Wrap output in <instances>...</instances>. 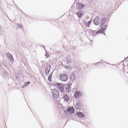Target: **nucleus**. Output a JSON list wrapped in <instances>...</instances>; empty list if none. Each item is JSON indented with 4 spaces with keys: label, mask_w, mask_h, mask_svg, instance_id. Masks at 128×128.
I'll return each instance as SVG.
<instances>
[{
    "label": "nucleus",
    "mask_w": 128,
    "mask_h": 128,
    "mask_svg": "<svg viewBox=\"0 0 128 128\" xmlns=\"http://www.w3.org/2000/svg\"><path fill=\"white\" fill-rule=\"evenodd\" d=\"M70 95L69 94L65 95L63 97V99L64 101L68 102L70 100Z\"/></svg>",
    "instance_id": "obj_10"
},
{
    "label": "nucleus",
    "mask_w": 128,
    "mask_h": 128,
    "mask_svg": "<svg viewBox=\"0 0 128 128\" xmlns=\"http://www.w3.org/2000/svg\"><path fill=\"white\" fill-rule=\"evenodd\" d=\"M104 23L103 22H102V23H101V26H100V27H101V26L104 25Z\"/></svg>",
    "instance_id": "obj_29"
},
{
    "label": "nucleus",
    "mask_w": 128,
    "mask_h": 128,
    "mask_svg": "<svg viewBox=\"0 0 128 128\" xmlns=\"http://www.w3.org/2000/svg\"><path fill=\"white\" fill-rule=\"evenodd\" d=\"M92 19H91L90 21L88 22V24H89V25L90 24L91 22H92Z\"/></svg>",
    "instance_id": "obj_28"
},
{
    "label": "nucleus",
    "mask_w": 128,
    "mask_h": 128,
    "mask_svg": "<svg viewBox=\"0 0 128 128\" xmlns=\"http://www.w3.org/2000/svg\"><path fill=\"white\" fill-rule=\"evenodd\" d=\"M45 55L46 58H47L48 57V56L49 55L48 53H47V52L46 53Z\"/></svg>",
    "instance_id": "obj_26"
},
{
    "label": "nucleus",
    "mask_w": 128,
    "mask_h": 128,
    "mask_svg": "<svg viewBox=\"0 0 128 128\" xmlns=\"http://www.w3.org/2000/svg\"><path fill=\"white\" fill-rule=\"evenodd\" d=\"M104 29L103 28H101L99 30L96 32V34H97L100 33H102Z\"/></svg>",
    "instance_id": "obj_15"
},
{
    "label": "nucleus",
    "mask_w": 128,
    "mask_h": 128,
    "mask_svg": "<svg viewBox=\"0 0 128 128\" xmlns=\"http://www.w3.org/2000/svg\"><path fill=\"white\" fill-rule=\"evenodd\" d=\"M80 104L79 102H77L76 103V105L75 107L76 109H78L80 108Z\"/></svg>",
    "instance_id": "obj_13"
},
{
    "label": "nucleus",
    "mask_w": 128,
    "mask_h": 128,
    "mask_svg": "<svg viewBox=\"0 0 128 128\" xmlns=\"http://www.w3.org/2000/svg\"><path fill=\"white\" fill-rule=\"evenodd\" d=\"M92 32V33L91 34L92 36H94L96 34V33L95 34L96 32V30H92L91 31Z\"/></svg>",
    "instance_id": "obj_22"
},
{
    "label": "nucleus",
    "mask_w": 128,
    "mask_h": 128,
    "mask_svg": "<svg viewBox=\"0 0 128 128\" xmlns=\"http://www.w3.org/2000/svg\"><path fill=\"white\" fill-rule=\"evenodd\" d=\"M51 92L52 96L54 98H57L59 96V92L56 89L51 90Z\"/></svg>",
    "instance_id": "obj_1"
},
{
    "label": "nucleus",
    "mask_w": 128,
    "mask_h": 128,
    "mask_svg": "<svg viewBox=\"0 0 128 128\" xmlns=\"http://www.w3.org/2000/svg\"><path fill=\"white\" fill-rule=\"evenodd\" d=\"M71 85L72 84H70L69 83L68 84H64V86H66V87L65 88V92L68 93L70 92L71 90Z\"/></svg>",
    "instance_id": "obj_3"
},
{
    "label": "nucleus",
    "mask_w": 128,
    "mask_h": 128,
    "mask_svg": "<svg viewBox=\"0 0 128 128\" xmlns=\"http://www.w3.org/2000/svg\"><path fill=\"white\" fill-rule=\"evenodd\" d=\"M6 56L8 58L9 57H10V56H11V57L12 55L8 53L7 54Z\"/></svg>",
    "instance_id": "obj_25"
},
{
    "label": "nucleus",
    "mask_w": 128,
    "mask_h": 128,
    "mask_svg": "<svg viewBox=\"0 0 128 128\" xmlns=\"http://www.w3.org/2000/svg\"><path fill=\"white\" fill-rule=\"evenodd\" d=\"M64 114L67 116H69V115L70 116L71 114L69 112H68V110L66 109L64 112Z\"/></svg>",
    "instance_id": "obj_14"
},
{
    "label": "nucleus",
    "mask_w": 128,
    "mask_h": 128,
    "mask_svg": "<svg viewBox=\"0 0 128 128\" xmlns=\"http://www.w3.org/2000/svg\"><path fill=\"white\" fill-rule=\"evenodd\" d=\"M81 95V92L78 90L76 91L74 93V96L76 97V98H78Z\"/></svg>",
    "instance_id": "obj_7"
},
{
    "label": "nucleus",
    "mask_w": 128,
    "mask_h": 128,
    "mask_svg": "<svg viewBox=\"0 0 128 128\" xmlns=\"http://www.w3.org/2000/svg\"><path fill=\"white\" fill-rule=\"evenodd\" d=\"M66 109L68 110V112H69L71 114H73L74 112V108L73 107H68Z\"/></svg>",
    "instance_id": "obj_9"
},
{
    "label": "nucleus",
    "mask_w": 128,
    "mask_h": 128,
    "mask_svg": "<svg viewBox=\"0 0 128 128\" xmlns=\"http://www.w3.org/2000/svg\"><path fill=\"white\" fill-rule=\"evenodd\" d=\"M107 24H105L104 26V27H102V28H103L104 29V30H105L106 29L107 27Z\"/></svg>",
    "instance_id": "obj_24"
},
{
    "label": "nucleus",
    "mask_w": 128,
    "mask_h": 128,
    "mask_svg": "<svg viewBox=\"0 0 128 128\" xmlns=\"http://www.w3.org/2000/svg\"><path fill=\"white\" fill-rule=\"evenodd\" d=\"M104 34L105 35V34L104 33Z\"/></svg>",
    "instance_id": "obj_34"
},
{
    "label": "nucleus",
    "mask_w": 128,
    "mask_h": 128,
    "mask_svg": "<svg viewBox=\"0 0 128 128\" xmlns=\"http://www.w3.org/2000/svg\"><path fill=\"white\" fill-rule=\"evenodd\" d=\"M8 58L9 59V61L11 62H12L13 61L14 59L12 56H11V57L10 56V57H9Z\"/></svg>",
    "instance_id": "obj_19"
},
{
    "label": "nucleus",
    "mask_w": 128,
    "mask_h": 128,
    "mask_svg": "<svg viewBox=\"0 0 128 128\" xmlns=\"http://www.w3.org/2000/svg\"><path fill=\"white\" fill-rule=\"evenodd\" d=\"M66 60L68 63H70L72 61V60L70 58H66Z\"/></svg>",
    "instance_id": "obj_17"
},
{
    "label": "nucleus",
    "mask_w": 128,
    "mask_h": 128,
    "mask_svg": "<svg viewBox=\"0 0 128 128\" xmlns=\"http://www.w3.org/2000/svg\"><path fill=\"white\" fill-rule=\"evenodd\" d=\"M56 85L62 92L64 91V86L62 84L59 83H57Z\"/></svg>",
    "instance_id": "obj_4"
},
{
    "label": "nucleus",
    "mask_w": 128,
    "mask_h": 128,
    "mask_svg": "<svg viewBox=\"0 0 128 128\" xmlns=\"http://www.w3.org/2000/svg\"><path fill=\"white\" fill-rule=\"evenodd\" d=\"M73 75H74V74H73ZM73 76H74V75H73Z\"/></svg>",
    "instance_id": "obj_32"
},
{
    "label": "nucleus",
    "mask_w": 128,
    "mask_h": 128,
    "mask_svg": "<svg viewBox=\"0 0 128 128\" xmlns=\"http://www.w3.org/2000/svg\"><path fill=\"white\" fill-rule=\"evenodd\" d=\"M50 67L51 65L49 64L48 65L46 68L45 70V72L47 76H48L49 74Z\"/></svg>",
    "instance_id": "obj_8"
},
{
    "label": "nucleus",
    "mask_w": 128,
    "mask_h": 128,
    "mask_svg": "<svg viewBox=\"0 0 128 128\" xmlns=\"http://www.w3.org/2000/svg\"><path fill=\"white\" fill-rule=\"evenodd\" d=\"M100 22V19L99 17L96 16L94 19L93 22L95 25H98L99 24Z\"/></svg>",
    "instance_id": "obj_5"
},
{
    "label": "nucleus",
    "mask_w": 128,
    "mask_h": 128,
    "mask_svg": "<svg viewBox=\"0 0 128 128\" xmlns=\"http://www.w3.org/2000/svg\"><path fill=\"white\" fill-rule=\"evenodd\" d=\"M18 24V27H19V28H21L22 27V25L21 24Z\"/></svg>",
    "instance_id": "obj_27"
},
{
    "label": "nucleus",
    "mask_w": 128,
    "mask_h": 128,
    "mask_svg": "<svg viewBox=\"0 0 128 128\" xmlns=\"http://www.w3.org/2000/svg\"><path fill=\"white\" fill-rule=\"evenodd\" d=\"M52 74H50L48 76V80L49 82H51V78H52Z\"/></svg>",
    "instance_id": "obj_18"
},
{
    "label": "nucleus",
    "mask_w": 128,
    "mask_h": 128,
    "mask_svg": "<svg viewBox=\"0 0 128 128\" xmlns=\"http://www.w3.org/2000/svg\"><path fill=\"white\" fill-rule=\"evenodd\" d=\"M84 6V5L80 3L77 4L76 7L79 10H81Z\"/></svg>",
    "instance_id": "obj_11"
},
{
    "label": "nucleus",
    "mask_w": 128,
    "mask_h": 128,
    "mask_svg": "<svg viewBox=\"0 0 128 128\" xmlns=\"http://www.w3.org/2000/svg\"><path fill=\"white\" fill-rule=\"evenodd\" d=\"M59 78L62 81L65 82L67 80L68 76L65 74H60L59 76Z\"/></svg>",
    "instance_id": "obj_2"
},
{
    "label": "nucleus",
    "mask_w": 128,
    "mask_h": 128,
    "mask_svg": "<svg viewBox=\"0 0 128 128\" xmlns=\"http://www.w3.org/2000/svg\"><path fill=\"white\" fill-rule=\"evenodd\" d=\"M3 75L6 77H7L8 75V74L6 72H3Z\"/></svg>",
    "instance_id": "obj_21"
},
{
    "label": "nucleus",
    "mask_w": 128,
    "mask_h": 128,
    "mask_svg": "<svg viewBox=\"0 0 128 128\" xmlns=\"http://www.w3.org/2000/svg\"><path fill=\"white\" fill-rule=\"evenodd\" d=\"M30 81H28L26 82H24V85L22 86V88H25L27 86L30 84Z\"/></svg>",
    "instance_id": "obj_16"
},
{
    "label": "nucleus",
    "mask_w": 128,
    "mask_h": 128,
    "mask_svg": "<svg viewBox=\"0 0 128 128\" xmlns=\"http://www.w3.org/2000/svg\"><path fill=\"white\" fill-rule=\"evenodd\" d=\"M64 67L66 68H67L69 67V66H68L65 65Z\"/></svg>",
    "instance_id": "obj_30"
},
{
    "label": "nucleus",
    "mask_w": 128,
    "mask_h": 128,
    "mask_svg": "<svg viewBox=\"0 0 128 128\" xmlns=\"http://www.w3.org/2000/svg\"><path fill=\"white\" fill-rule=\"evenodd\" d=\"M84 24L86 26L88 27H89V25L88 24V22L85 21V22H84Z\"/></svg>",
    "instance_id": "obj_23"
},
{
    "label": "nucleus",
    "mask_w": 128,
    "mask_h": 128,
    "mask_svg": "<svg viewBox=\"0 0 128 128\" xmlns=\"http://www.w3.org/2000/svg\"><path fill=\"white\" fill-rule=\"evenodd\" d=\"M106 20L107 19L106 18H104L102 19V22L105 23Z\"/></svg>",
    "instance_id": "obj_20"
},
{
    "label": "nucleus",
    "mask_w": 128,
    "mask_h": 128,
    "mask_svg": "<svg viewBox=\"0 0 128 128\" xmlns=\"http://www.w3.org/2000/svg\"><path fill=\"white\" fill-rule=\"evenodd\" d=\"M76 115L79 118H82L84 116V115L81 112H78L76 113Z\"/></svg>",
    "instance_id": "obj_12"
},
{
    "label": "nucleus",
    "mask_w": 128,
    "mask_h": 128,
    "mask_svg": "<svg viewBox=\"0 0 128 128\" xmlns=\"http://www.w3.org/2000/svg\"><path fill=\"white\" fill-rule=\"evenodd\" d=\"M74 78L72 79V78H71V79L73 80H74Z\"/></svg>",
    "instance_id": "obj_31"
},
{
    "label": "nucleus",
    "mask_w": 128,
    "mask_h": 128,
    "mask_svg": "<svg viewBox=\"0 0 128 128\" xmlns=\"http://www.w3.org/2000/svg\"><path fill=\"white\" fill-rule=\"evenodd\" d=\"M78 18L79 19H81L83 16V11L81 10H79L76 13Z\"/></svg>",
    "instance_id": "obj_6"
},
{
    "label": "nucleus",
    "mask_w": 128,
    "mask_h": 128,
    "mask_svg": "<svg viewBox=\"0 0 128 128\" xmlns=\"http://www.w3.org/2000/svg\"><path fill=\"white\" fill-rule=\"evenodd\" d=\"M99 62H97V63H99Z\"/></svg>",
    "instance_id": "obj_35"
},
{
    "label": "nucleus",
    "mask_w": 128,
    "mask_h": 128,
    "mask_svg": "<svg viewBox=\"0 0 128 128\" xmlns=\"http://www.w3.org/2000/svg\"><path fill=\"white\" fill-rule=\"evenodd\" d=\"M127 58H128V56Z\"/></svg>",
    "instance_id": "obj_33"
}]
</instances>
